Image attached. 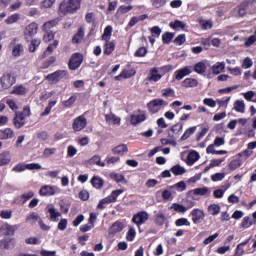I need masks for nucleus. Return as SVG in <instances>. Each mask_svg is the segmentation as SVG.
<instances>
[{"label": "nucleus", "instance_id": "473e14b6", "mask_svg": "<svg viewBox=\"0 0 256 256\" xmlns=\"http://www.w3.org/2000/svg\"><path fill=\"white\" fill-rule=\"evenodd\" d=\"M171 172L173 173V175H176V176L185 175V168H183L179 164H176L171 168Z\"/></svg>", "mask_w": 256, "mask_h": 256}, {"label": "nucleus", "instance_id": "f8f14e48", "mask_svg": "<svg viewBox=\"0 0 256 256\" xmlns=\"http://www.w3.org/2000/svg\"><path fill=\"white\" fill-rule=\"evenodd\" d=\"M121 193H123V190L119 189V190H114L111 195L105 197L104 199H102V203L104 205H106L107 203H114V201H117V197H119V195H121Z\"/></svg>", "mask_w": 256, "mask_h": 256}, {"label": "nucleus", "instance_id": "aec40b11", "mask_svg": "<svg viewBox=\"0 0 256 256\" xmlns=\"http://www.w3.org/2000/svg\"><path fill=\"white\" fill-rule=\"evenodd\" d=\"M91 184L95 189H101V187L105 185V181H103V178L99 176H93Z\"/></svg>", "mask_w": 256, "mask_h": 256}, {"label": "nucleus", "instance_id": "13d9d810", "mask_svg": "<svg viewBox=\"0 0 256 256\" xmlns=\"http://www.w3.org/2000/svg\"><path fill=\"white\" fill-rule=\"evenodd\" d=\"M163 97H175V90L166 88L162 90Z\"/></svg>", "mask_w": 256, "mask_h": 256}, {"label": "nucleus", "instance_id": "4c0bfd02", "mask_svg": "<svg viewBox=\"0 0 256 256\" xmlns=\"http://www.w3.org/2000/svg\"><path fill=\"white\" fill-rule=\"evenodd\" d=\"M238 17H245L247 15V2L236 8Z\"/></svg>", "mask_w": 256, "mask_h": 256}, {"label": "nucleus", "instance_id": "58836bf2", "mask_svg": "<svg viewBox=\"0 0 256 256\" xmlns=\"http://www.w3.org/2000/svg\"><path fill=\"white\" fill-rule=\"evenodd\" d=\"M0 163L1 165H8V163H11V156H9V152L0 154Z\"/></svg>", "mask_w": 256, "mask_h": 256}, {"label": "nucleus", "instance_id": "2eb2a0df", "mask_svg": "<svg viewBox=\"0 0 256 256\" xmlns=\"http://www.w3.org/2000/svg\"><path fill=\"white\" fill-rule=\"evenodd\" d=\"M15 137V132L11 128H5L0 130V139H13Z\"/></svg>", "mask_w": 256, "mask_h": 256}, {"label": "nucleus", "instance_id": "c9c22d12", "mask_svg": "<svg viewBox=\"0 0 256 256\" xmlns=\"http://www.w3.org/2000/svg\"><path fill=\"white\" fill-rule=\"evenodd\" d=\"M112 33H113V27L107 26L102 35V41H109V39H111Z\"/></svg>", "mask_w": 256, "mask_h": 256}, {"label": "nucleus", "instance_id": "a211bd4d", "mask_svg": "<svg viewBox=\"0 0 256 256\" xmlns=\"http://www.w3.org/2000/svg\"><path fill=\"white\" fill-rule=\"evenodd\" d=\"M39 194L43 196L55 195V187L49 185L43 186Z\"/></svg>", "mask_w": 256, "mask_h": 256}, {"label": "nucleus", "instance_id": "1a4fd4ad", "mask_svg": "<svg viewBox=\"0 0 256 256\" xmlns=\"http://www.w3.org/2000/svg\"><path fill=\"white\" fill-rule=\"evenodd\" d=\"M132 221L136 223V225H143V223L149 221V214H147V212H139L133 216Z\"/></svg>", "mask_w": 256, "mask_h": 256}, {"label": "nucleus", "instance_id": "864d4df0", "mask_svg": "<svg viewBox=\"0 0 256 256\" xmlns=\"http://www.w3.org/2000/svg\"><path fill=\"white\" fill-rule=\"evenodd\" d=\"M199 23L200 27L205 30L211 29L213 27V22H211V20H200Z\"/></svg>", "mask_w": 256, "mask_h": 256}, {"label": "nucleus", "instance_id": "9b49d317", "mask_svg": "<svg viewBox=\"0 0 256 256\" xmlns=\"http://www.w3.org/2000/svg\"><path fill=\"white\" fill-rule=\"evenodd\" d=\"M26 118L23 117V114L16 112L13 117V125L16 129H21L25 125Z\"/></svg>", "mask_w": 256, "mask_h": 256}, {"label": "nucleus", "instance_id": "a19ab883", "mask_svg": "<svg viewBox=\"0 0 256 256\" xmlns=\"http://www.w3.org/2000/svg\"><path fill=\"white\" fill-rule=\"evenodd\" d=\"M48 213L50 214V217L52 221H59V217H61V213L57 212L55 208H49Z\"/></svg>", "mask_w": 256, "mask_h": 256}, {"label": "nucleus", "instance_id": "79ce46f5", "mask_svg": "<svg viewBox=\"0 0 256 256\" xmlns=\"http://www.w3.org/2000/svg\"><path fill=\"white\" fill-rule=\"evenodd\" d=\"M57 23H59V20H57V19L50 20V21L44 23L43 30L44 31L51 30V29H53V27H56Z\"/></svg>", "mask_w": 256, "mask_h": 256}, {"label": "nucleus", "instance_id": "774afa93", "mask_svg": "<svg viewBox=\"0 0 256 256\" xmlns=\"http://www.w3.org/2000/svg\"><path fill=\"white\" fill-rule=\"evenodd\" d=\"M153 37H159L162 33V30L159 28V26H154L150 29Z\"/></svg>", "mask_w": 256, "mask_h": 256}, {"label": "nucleus", "instance_id": "603ef678", "mask_svg": "<svg viewBox=\"0 0 256 256\" xmlns=\"http://www.w3.org/2000/svg\"><path fill=\"white\" fill-rule=\"evenodd\" d=\"M228 167H229V169H231V171H235V169H239V167H241V160H239V159L232 160L228 164Z\"/></svg>", "mask_w": 256, "mask_h": 256}, {"label": "nucleus", "instance_id": "c85d7f7f", "mask_svg": "<svg viewBox=\"0 0 256 256\" xmlns=\"http://www.w3.org/2000/svg\"><path fill=\"white\" fill-rule=\"evenodd\" d=\"M183 87H197L199 85V82L197 81V79L194 78H186L183 82H182Z\"/></svg>", "mask_w": 256, "mask_h": 256}, {"label": "nucleus", "instance_id": "dca6fc26", "mask_svg": "<svg viewBox=\"0 0 256 256\" xmlns=\"http://www.w3.org/2000/svg\"><path fill=\"white\" fill-rule=\"evenodd\" d=\"M37 221H41V216H39L37 212H32L26 218V223H28L29 225H35Z\"/></svg>", "mask_w": 256, "mask_h": 256}, {"label": "nucleus", "instance_id": "39448f33", "mask_svg": "<svg viewBox=\"0 0 256 256\" xmlns=\"http://www.w3.org/2000/svg\"><path fill=\"white\" fill-rule=\"evenodd\" d=\"M87 127V118L85 116H78L73 120L72 129L73 131H83Z\"/></svg>", "mask_w": 256, "mask_h": 256}, {"label": "nucleus", "instance_id": "412c9836", "mask_svg": "<svg viewBox=\"0 0 256 256\" xmlns=\"http://www.w3.org/2000/svg\"><path fill=\"white\" fill-rule=\"evenodd\" d=\"M197 161H199V153L197 151H191L187 156V165H193Z\"/></svg>", "mask_w": 256, "mask_h": 256}, {"label": "nucleus", "instance_id": "e2e57ef3", "mask_svg": "<svg viewBox=\"0 0 256 256\" xmlns=\"http://www.w3.org/2000/svg\"><path fill=\"white\" fill-rule=\"evenodd\" d=\"M77 101V96H71L70 99L63 102L64 107H71Z\"/></svg>", "mask_w": 256, "mask_h": 256}, {"label": "nucleus", "instance_id": "3c124183", "mask_svg": "<svg viewBox=\"0 0 256 256\" xmlns=\"http://www.w3.org/2000/svg\"><path fill=\"white\" fill-rule=\"evenodd\" d=\"M175 225H176V227H183V225H185L186 227H190L191 222H189V220H187V218H180V219L176 220Z\"/></svg>", "mask_w": 256, "mask_h": 256}, {"label": "nucleus", "instance_id": "49530a36", "mask_svg": "<svg viewBox=\"0 0 256 256\" xmlns=\"http://www.w3.org/2000/svg\"><path fill=\"white\" fill-rule=\"evenodd\" d=\"M45 34L43 36V41H45V43H49V41H52V39H54L55 37V33H53V30H44Z\"/></svg>", "mask_w": 256, "mask_h": 256}, {"label": "nucleus", "instance_id": "f704fd0d", "mask_svg": "<svg viewBox=\"0 0 256 256\" xmlns=\"http://www.w3.org/2000/svg\"><path fill=\"white\" fill-rule=\"evenodd\" d=\"M208 213H210V215H219V213H221V207L217 204H211L208 207Z\"/></svg>", "mask_w": 256, "mask_h": 256}, {"label": "nucleus", "instance_id": "f03ea898", "mask_svg": "<svg viewBox=\"0 0 256 256\" xmlns=\"http://www.w3.org/2000/svg\"><path fill=\"white\" fill-rule=\"evenodd\" d=\"M46 79L52 83H59L61 79H69V72H67V70H58L52 74L47 75Z\"/></svg>", "mask_w": 256, "mask_h": 256}, {"label": "nucleus", "instance_id": "a878e982", "mask_svg": "<svg viewBox=\"0 0 256 256\" xmlns=\"http://www.w3.org/2000/svg\"><path fill=\"white\" fill-rule=\"evenodd\" d=\"M89 165H97L98 167H103L105 162H101V156L95 155L88 160Z\"/></svg>", "mask_w": 256, "mask_h": 256}, {"label": "nucleus", "instance_id": "09e8293b", "mask_svg": "<svg viewBox=\"0 0 256 256\" xmlns=\"http://www.w3.org/2000/svg\"><path fill=\"white\" fill-rule=\"evenodd\" d=\"M192 193L194 195H209V188L208 187L196 188L192 190Z\"/></svg>", "mask_w": 256, "mask_h": 256}, {"label": "nucleus", "instance_id": "f257e3e1", "mask_svg": "<svg viewBox=\"0 0 256 256\" xmlns=\"http://www.w3.org/2000/svg\"><path fill=\"white\" fill-rule=\"evenodd\" d=\"M80 7L81 0H64L59 5V11L62 15H67V13H75Z\"/></svg>", "mask_w": 256, "mask_h": 256}, {"label": "nucleus", "instance_id": "680f3d73", "mask_svg": "<svg viewBox=\"0 0 256 256\" xmlns=\"http://www.w3.org/2000/svg\"><path fill=\"white\" fill-rule=\"evenodd\" d=\"M242 67L243 69H250V67H253V60L249 57L245 58L242 63Z\"/></svg>", "mask_w": 256, "mask_h": 256}, {"label": "nucleus", "instance_id": "a18cd8bd", "mask_svg": "<svg viewBox=\"0 0 256 256\" xmlns=\"http://www.w3.org/2000/svg\"><path fill=\"white\" fill-rule=\"evenodd\" d=\"M170 209H173L177 213H186V211H187V207H185L181 204H177V203L172 204Z\"/></svg>", "mask_w": 256, "mask_h": 256}, {"label": "nucleus", "instance_id": "6ab92c4d", "mask_svg": "<svg viewBox=\"0 0 256 256\" xmlns=\"http://www.w3.org/2000/svg\"><path fill=\"white\" fill-rule=\"evenodd\" d=\"M27 93H29V90H27L23 85L14 86L11 91V95H27Z\"/></svg>", "mask_w": 256, "mask_h": 256}, {"label": "nucleus", "instance_id": "e433bc0d", "mask_svg": "<svg viewBox=\"0 0 256 256\" xmlns=\"http://www.w3.org/2000/svg\"><path fill=\"white\" fill-rule=\"evenodd\" d=\"M19 19H21V14H17V13L12 14L5 20V23L7 25H13V23H17V21H19Z\"/></svg>", "mask_w": 256, "mask_h": 256}, {"label": "nucleus", "instance_id": "de8ad7c7", "mask_svg": "<svg viewBox=\"0 0 256 256\" xmlns=\"http://www.w3.org/2000/svg\"><path fill=\"white\" fill-rule=\"evenodd\" d=\"M34 195H35V192H33V191H28V192L22 194L20 196L22 205H24V203H27V201H29V199H31Z\"/></svg>", "mask_w": 256, "mask_h": 256}, {"label": "nucleus", "instance_id": "37998d69", "mask_svg": "<svg viewBox=\"0 0 256 256\" xmlns=\"http://www.w3.org/2000/svg\"><path fill=\"white\" fill-rule=\"evenodd\" d=\"M39 45H41L40 39H32L29 45L30 53H35V50L37 49V47H39Z\"/></svg>", "mask_w": 256, "mask_h": 256}, {"label": "nucleus", "instance_id": "9d476101", "mask_svg": "<svg viewBox=\"0 0 256 256\" xmlns=\"http://www.w3.org/2000/svg\"><path fill=\"white\" fill-rule=\"evenodd\" d=\"M192 215V221L195 223V225H198V223H201L203 219H205V212L201 209H194L191 212Z\"/></svg>", "mask_w": 256, "mask_h": 256}, {"label": "nucleus", "instance_id": "ddd939ff", "mask_svg": "<svg viewBox=\"0 0 256 256\" xmlns=\"http://www.w3.org/2000/svg\"><path fill=\"white\" fill-rule=\"evenodd\" d=\"M145 119H147V117L145 116L144 113L132 114L130 116V123H131V125H139V123H143V121H145Z\"/></svg>", "mask_w": 256, "mask_h": 256}, {"label": "nucleus", "instance_id": "4468645a", "mask_svg": "<svg viewBox=\"0 0 256 256\" xmlns=\"http://www.w3.org/2000/svg\"><path fill=\"white\" fill-rule=\"evenodd\" d=\"M191 72H192L191 67L186 66L176 72L175 79H177L178 81H181L183 77H187V75H191Z\"/></svg>", "mask_w": 256, "mask_h": 256}, {"label": "nucleus", "instance_id": "423d86ee", "mask_svg": "<svg viewBox=\"0 0 256 256\" xmlns=\"http://www.w3.org/2000/svg\"><path fill=\"white\" fill-rule=\"evenodd\" d=\"M81 63H83V55H81L80 53H75L70 58L69 69L75 71V69H79V67H81Z\"/></svg>", "mask_w": 256, "mask_h": 256}, {"label": "nucleus", "instance_id": "4be33fe9", "mask_svg": "<svg viewBox=\"0 0 256 256\" xmlns=\"http://www.w3.org/2000/svg\"><path fill=\"white\" fill-rule=\"evenodd\" d=\"M212 71L214 75H219V73H223L225 71V62H217L213 65Z\"/></svg>", "mask_w": 256, "mask_h": 256}, {"label": "nucleus", "instance_id": "bf43d9fd", "mask_svg": "<svg viewBox=\"0 0 256 256\" xmlns=\"http://www.w3.org/2000/svg\"><path fill=\"white\" fill-rule=\"evenodd\" d=\"M37 139L40 141H47V139H49V133L47 131L38 132Z\"/></svg>", "mask_w": 256, "mask_h": 256}, {"label": "nucleus", "instance_id": "f3484780", "mask_svg": "<svg viewBox=\"0 0 256 256\" xmlns=\"http://www.w3.org/2000/svg\"><path fill=\"white\" fill-rule=\"evenodd\" d=\"M129 151V148L127 147V144H120L112 149V152L115 155H125Z\"/></svg>", "mask_w": 256, "mask_h": 256}, {"label": "nucleus", "instance_id": "5fc2aeb1", "mask_svg": "<svg viewBox=\"0 0 256 256\" xmlns=\"http://www.w3.org/2000/svg\"><path fill=\"white\" fill-rule=\"evenodd\" d=\"M4 229H5L7 235H14L15 230L17 229V225L11 226L6 223V224H4Z\"/></svg>", "mask_w": 256, "mask_h": 256}, {"label": "nucleus", "instance_id": "bb28decb", "mask_svg": "<svg viewBox=\"0 0 256 256\" xmlns=\"http://www.w3.org/2000/svg\"><path fill=\"white\" fill-rule=\"evenodd\" d=\"M113 51H115V43L109 42V40L105 41V44H104L105 55H111V53H113Z\"/></svg>", "mask_w": 256, "mask_h": 256}, {"label": "nucleus", "instance_id": "5701e85b", "mask_svg": "<svg viewBox=\"0 0 256 256\" xmlns=\"http://www.w3.org/2000/svg\"><path fill=\"white\" fill-rule=\"evenodd\" d=\"M120 231H123V224L115 222L109 229V235H115V233H120Z\"/></svg>", "mask_w": 256, "mask_h": 256}, {"label": "nucleus", "instance_id": "6e6d98bb", "mask_svg": "<svg viewBox=\"0 0 256 256\" xmlns=\"http://www.w3.org/2000/svg\"><path fill=\"white\" fill-rule=\"evenodd\" d=\"M181 131H183V124L177 123L171 127L173 135H177L178 133H181Z\"/></svg>", "mask_w": 256, "mask_h": 256}, {"label": "nucleus", "instance_id": "c756f323", "mask_svg": "<svg viewBox=\"0 0 256 256\" xmlns=\"http://www.w3.org/2000/svg\"><path fill=\"white\" fill-rule=\"evenodd\" d=\"M150 77L148 78V81H154L157 82L159 79H161V74H159V69L153 68L150 72Z\"/></svg>", "mask_w": 256, "mask_h": 256}, {"label": "nucleus", "instance_id": "2f4dec72", "mask_svg": "<svg viewBox=\"0 0 256 256\" xmlns=\"http://www.w3.org/2000/svg\"><path fill=\"white\" fill-rule=\"evenodd\" d=\"M195 131H197V127H195V126L188 128L182 135L181 141H187V139H189L191 137V135H193V133H195Z\"/></svg>", "mask_w": 256, "mask_h": 256}, {"label": "nucleus", "instance_id": "8fccbe9b", "mask_svg": "<svg viewBox=\"0 0 256 256\" xmlns=\"http://www.w3.org/2000/svg\"><path fill=\"white\" fill-rule=\"evenodd\" d=\"M26 169H27V164L19 163L12 168V171H14V173H23V171H25Z\"/></svg>", "mask_w": 256, "mask_h": 256}, {"label": "nucleus", "instance_id": "69168bd1", "mask_svg": "<svg viewBox=\"0 0 256 256\" xmlns=\"http://www.w3.org/2000/svg\"><path fill=\"white\" fill-rule=\"evenodd\" d=\"M55 153H57V148H46L44 149L43 155L51 157V155H55Z\"/></svg>", "mask_w": 256, "mask_h": 256}, {"label": "nucleus", "instance_id": "ea45409f", "mask_svg": "<svg viewBox=\"0 0 256 256\" xmlns=\"http://www.w3.org/2000/svg\"><path fill=\"white\" fill-rule=\"evenodd\" d=\"M169 189H176V191L180 192L185 191V189H187V184L185 183V181H180L173 186H170Z\"/></svg>", "mask_w": 256, "mask_h": 256}, {"label": "nucleus", "instance_id": "c03bdc74", "mask_svg": "<svg viewBox=\"0 0 256 256\" xmlns=\"http://www.w3.org/2000/svg\"><path fill=\"white\" fill-rule=\"evenodd\" d=\"M165 221H167V216H165V213L158 212L156 214V223H157V225H164Z\"/></svg>", "mask_w": 256, "mask_h": 256}, {"label": "nucleus", "instance_id": "0eeeda50", "mask_svg": "<svg viewBox=\"0 0 256 256\" xmlns=\"http://www.w3.org/2000/svg\"><path fill=\"white\" fill-rule=\"evenodd\" d=\"M9 48L12 51L13 57H21L23 55V44L17 43V40L14 39L10 42Z\"/></svg>", "mask_w": 256, "mask_h": 256}, {"label": "nucleus", "instance_id": "6e6552de", "mask_svg": "<svg viewBox=\"0 0 256 256\" xmlns=\"http://www.w3.org/2000/svg\"><path fill=\"white\" fill-rule=\"evenodd\" d=\"M38 30L39 25L35 22H32L29 25H27L24 31L25 39H27V37H35V35H37Z\"/></svg>", "mask_w": 256, "mask_h": 256}, {"label": "nucleus", "instance_id": "052dcab7", "mask_svg": "<svg viewBox=\"0 0 256 256\" xmlns=\"http://www.w3.org/2000/svg\"><path fill=\"white\" fill-rule=\"evenodd\" d=\"M174 35L171 32H166L162 35L163 43H170L171 39H173Z\"/></svg>", "mask_w": 256, "mask_h": 256}, {"label": "nucleus", "instance_id": "72a5a7b5", "mask_svg": "<svg viewBox=\"0 0 256 256\" xmlns=\"http://www.w3.org/2000/svg\"><path fill=\"white\" fill-rule=\"evenodd\" d=\"M234 109L238 113H245V102L243 100H237L234 103Z\"/></svg>", "mask_w": 256, "mask_h": 256}, {"label": "nucleus", "instance_id": "4d7b16f0", "mask_svg": "<svg viewBox=\"0 0 256 256\" xmlns=\"http://www.w3.org/2000/svg\"><path fill=\"white\" fill-rule=\"evenodd\" d=\"M170 27H172V29H185L186 25L183 21L176 20L174 23H170Z\"/></svg>", "mask_w": 256, "mask_h": 256}, {"label": "nucleus", "instance_id": "393cba45", "mask_svg": "<svg viewBox=\"0 0 256 256\" xmlns=\"http://www.w3.org/2000/svg\"><path fill=\"white\" fill-rule=\"evenodd\" d=\"M83 37H85V30H83V28H79L78 32L72 38V43H81V41H83Z\"/></svg>", "mask_w": 256, "mask_h": 256}, {"label": "nucleus", "instance_id": "cd10ccee", "mask_svg": "<svg viewBox=\"0 0 256 256\" xmlns=\"http://www.w3.org/2000/svg\"><path fill=\"white\" fill-rule=\"evenodd\" d=\"M194 71H195V73H198L199 75H203V73H205L207 71V65H205V63H203V62H198L194 66Z\"/></svg>", "mask_w": 256, "mask_h": 256}, {"label": "nucleus", "instance_id": "0e129e2a", "mask_svg": "<svg viewBox=\"0 0 256 256\" xmlns=\"http://www.w3.org/2000/svg\"><path fill=\"white\" fill-rule=\"evenodd\" d=\"M212 181H223L225 179V173H216L211 176Z\"/></svg>", "mask_w": 256, "mask_h": 256}, {"label": "nucleus", "instance_id": "338daca9", "mask_svg": "<svg viewBox=\"0 0 256 256\" xmlns=\"http://www.w3.org/2000/svg\"><path fill=\"white\" fill-rule=\"evenodd\" d=\"M147 55V48L145 47H140L136 52L135 56L136 57H145Z\"/></svg>", "mask_w": 256, "mask_h": 256}, {"label": "nucleus", "instance_id": "7c9ffc66", "mask_svg": "<svg viewBox=\"0 0 256 256\" xmlns=\"http://www.w3.org/2000/svg\"><path fill=\"white\" fill-rule=\"evenodd\" d=\"M57 45H59V41L55 40L52 44H49L46 51L43 54V57H49L51 53H53L54 49H57Z\"/></svg>", "mask_w": 256, "mask_h": 256}, {"label": "nucleus", "instance_id": "20e7f679", "mask_svg": "<svg viewBox=\"0 0 256 256\" xmlns=\"http://www.w3.org/2000/svg\"><path fill=\"white\" fill-rule=\"evenodd\" d=\"M16 78L11 73H5L0 78V84L3 89H9L15 85Z\"/></svg>", "mask_w": 256, "mask_h": 256}, {"label": "nucleus", "instance_id": "b1692460", "mask_svg": "<svg viewBox=\"0 0 256 256\" xmlns=\"http://www.w3.org/2000/svg\"><path fill=\"white\" fill-rule=\"evenodd\" d=\"M105 119L108 123L112 122L114 125H119V123H121V118H119V116H116L113 113L106 114Z\"/></svg>", "mask_w": 256, "mask_h": 256}, {"label": "nucleus", "instance_id": "7ed1b4c3", "mask_svg": "<svg viewBox=\"0 0 256 256\" xmlns=\"http://www.w3.org/2000/svg\"><path fill=\"white\" fill-rule=\"evenodd\" d=\"M167 102L163 99H154L148 103L147 107L150 113H158L163 107H167Z\"/></svg>", "mask_w": 256, "mask_h": 256}]
</instances>
